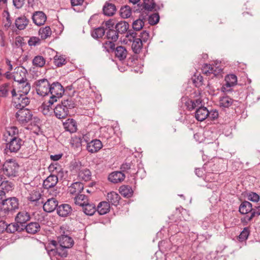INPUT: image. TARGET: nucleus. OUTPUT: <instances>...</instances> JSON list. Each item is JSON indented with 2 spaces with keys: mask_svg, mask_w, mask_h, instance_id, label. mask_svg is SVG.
Instances as JSON below:
<instances>
[{
  "mask_svg": "<svg viewBox=\"0 0 260 260\" xmlns=\"http://www.w3.org/2000/svg\"><path fill=\"white\" fill-rule=\"evenodd\" d=\"M58 241L59 246L67 249L72 247L74 244V241L72 238L65 235H61L59 236L58 237Z\"/></svg>",
  "mask_w": 260,
  "mask_h": 260,
  "instance_id": "nucleus-16",
  "label": "nucleus"
},
{
  "mask_svg": "<svg viewBox=\"0 0 260 260\" xmlns=\"http://www.w3.org/2000/svg\"><path fill=\"white\" fill-rule=\"evenodd\" d=\"M148 23L151 25H154L157 24L159 20V15L158 13L152 14L147 17Z\"/></svg>",
  "mask_w": 260,
  "mask_h": 260,
  "instance_id": "nucleus-54",
  "label": "nucleus"
},
{
  "mask_svg": "<svg viewBox=\"0 0 260 260\" xmlns=\"http://www.w3.org/2000/svg\"><path fill=\"white\" fill-rule=\"evenodd\" d=\"M29 103V99L24 94H19L17 98H14V101H12L13 106L18 109L25 108Z\"/></svg>",
  "mask_w": 260,
  "mask_h": 260,
  "instance_id": "nucleus-13",
  "label": "nucleus"
},
{
  "mask_svg": "<svg viewBox=\"0 0 260 260\" xmlns=\"http://www.w3.org/2000/svg\"><path fill=\"white\" fill-rule=\"evenodd\" d=\"M6 232L8 233H14L15 232H21L23 231L21 225H20L17 222L8 224Z\"/></svg>",
  "mask_w": 260,
  "mask_h": 260,
  "instance_id": "nucleus-42",
  "label": "nucleus"
},
{
  "mask_svg": "<svg viewBox=\"0 0 260 260\" xmlns=\"http://www.w3.org/2000/svg\"><path fill=\"white\" fill-rule=\"evenodd\" d=\"M146 19H143L141 17V14L139 16V18L134 21L133 23V28L134 30L138 31L141 30L144 25V21Z\"/></svg>",
  "mask_w": 260,
  "mask_h": 260,
  "instance_id": "nucleus-50",
  "label": "nucleus"
},
{
  "mask_svg": "<svg viewBox=\"0 0 260 260\" xmlns=\"http://www.w3.org/2000/svg\"><path fill=\"white\" fill-rule=\"evenodd\" d=\"M114 52L115 57L121 61L124 60L127 54V51L126 48L122 46H119L116 47Z\"/></svg>",
  "mask_w": 260,
  "mask_h": 260,
  "instance_id": "nucleus-31",
  "label": "nucleus"
},
{
  "mask_svg": "<svg viewBox=\"0 0 260 260\" xmlns=\"http://www.w3.org/2000/svg\"><path fill=\"white\" fill-rule=\"evenodd\" d=\"M58 202L54 198H52L47 200V201L43 205V210L45 212L50 213L57 210Z\"/></svg>",
  "mask_w": 260,
  "mask_h": 260,
  "instance_id": "nucleus-18",
  "label": "nucleus"
},
{
  "mask_svg": "<svg viewBox=\"0 0 260 260\" xmlns=\"http://www.w3.org/2000/svg\"><path fill=\"white\" fill-rule=\"evenodd\" d=\"M120 169L121 172H122V173L123 172H127L128 170H130V173L132 174H135L137 173V172H136L135 166L132 162L123 163L120 167Z\"/></svg>",
  "mask_w": 260,
  "mask_h": 260,
  "instance_id": "nucleus-46",
  "label": "nucleus"
},
{
  "mask_svg": "<svg viewBox=\"0 0 260 260\" xmlns=\"http://www.w3.org/2000/svg\"><path fill=\"white\" fill-rule=\"evenodd\" d=\"M10 89V84L5 83L0 86V96L6 98L8 96Z\"/></svg>",
  "mask_w": 260,
  "mask_h": 260,
  "instance_id": "nucleus-56",
  "label": "nucleus"
},
{
  "mask_svg": "<svg viewBox=\"0 0 260 260\" xmlns=\"http://www.w3.org/2000/svg\"><path fill=\"white\" fill-rule=\"evenodd\" d=\"M119 192L123 197L128 198L132 196L133 191L128 185H122L119 188Z\"/></svg>",
  "mask_w": 260,
  "mask_h": 260,
  "instance_id": "nucleus-48",
  "label": "nucleus"
},
{
  "mask_svg": "<svg viewBox=\"0 0 260 260\" xmlns=\"http://www.w3.org/2000/svg\"><path fill=\"white\" fill-rule=\"evenodd\" d=\"M71 145L74 149H81L83 145L81 137L75 136L72 137L71 140Z\"/></svg>",
  "mask_w": 260,
  "mask_h": 260,
  "instance_id": "nucleus-51",
  "label": "nucleus"
},
{
  "mask_svg": "<svg viewBox=\"0 0 260 260\" xmlns=\"http://www.w3.org/2000/svg\"><path fill=\"white\" fill-rule=\"evenodd\" d=\"M96 208L100 215H105L110 211V205L107 202L103 201L99 204Z\"/></svg>",
  "mask_w": 260,
  "mask_h": 260,
  "instance_id": "nucleus-35",
  "label": "nucleus"
},
{
  "mask_svg": "<svg viewBox=\"0 0 260 260\" xmlns=\"http://www.w3.org/2000/svg\"><path fill=\"white\" fill-rule=\"evenodd\" d=\"M181 102L185 105L186 109L190 111L197 110L203 105V101L200 98L191 100L187 96H183L181 98Z\"/></svg>",
  "mask_w": 260,
  "mask_h": 260,
  "instance_id": "nucleus-8",
  "label": "nucleus"
},
{
  "mask_svg": "<svg viewBox=\"0 0 260 260\" xmlns=\"http://www.w3.org/2000/svg\"><path fill=\"white\" fill-rule=\"evenodd\" d=\"M38 95L45 96L49 94L50 83L47 79L43 78L36 81L34 84Z\"/></svg>",
  "mask_w": 260,
  "mask_h": 260,
  "instance_id": "nucleus-6",
  "label": "nucleus"
},
{
  "mask_svg": "<svg viewBox=\"0 0 260 260\" xmlns=\"http://www.w3.org/2000/svg\"><path fill=\"white\" fill-rule=\"evenodd\" d=\"M52 34V31L50 26H46L45 27L40 28L39 34L42 39H46L50 37Z\"/></svg>",
  "mask_w": 260,
  "mask_h": 260,
  "instance_id": "nucleus-49",
  "label": "nucleus"
},
{
  "mask_svg": "<svg viewBox=\"0 0 260 260\" xmlns=\"http://www.w3.org/2000/svg\"><path fill=\"white\" fill-rule=\"evenodd\" d=\"M13 75V79L19 84H24L27 81L26 75L27 70L23 67H18L15 68Z\"/></svg>",
  "mask_w": 260,
  "mask_h": 260,
  "instance_id": "nucleus-10",
  "label": "nucleus"
},
{
  "mask_svg": "<svg viewBox=\"0 0 260 260\" xmlns=\"http://www.w3.org/2000/svg\"><path fill=\"white\" fill-rule=\"evenodd\" d=\"M76 103L71 98L63 100L53 109L54 115L58 119L66 118L70 113V111L74 108Z\"/></svg>",
  "mask_w": 260,
  "mask_h": 260,
  "instance_id": "nucleus-1",
  "label": "nucleus"
},
{
  "mask_svg": "<svg viewBox=\"0 0 260 260\" xmlns=\"http://www.w3.org/2000/svg\"><path fill=\"white\" fill-rule=\"evenodd\" d=\"M30 219V214L28 212L23 211L19 212L16 218V221L20 225H25L26 222L29 220Z\"/></svg>",
  "mask_w": 260,
  "mask_h": 260,
  "instance_id": "nucleus-22",
  "label": "nucleus"
},
{
  "mask_svg": "<svg viewBox=\"0 0 260 260\" xmlns=\"http://www.w3.org/2000/svg\"><path fill=\"white\" fill-rule=\"evenodd\" d=\"M32 19L35 24L40 26L45 23L47 19V16L42 11H36L33 14Z\"/></svg>",
  "mask_w": 260,
  "mask_h": 260,
  "instance_id": "nucleus-20",
  "label": "nucleus"
},
{
  "mask_svg": "<svg viewBox=\"0 0 260 260\" xmlns=\"http://www.w3.org/2000/svg\"><path fill=\"white\" fill-rule=\"evenodd\" d=\"M103 147L102 142L99 139H94L87 143V150L90 153H95L99 151Z\"/></svg>",
  "mask_w": 260,
  "mask_h": 260,
  "instance_id": "nucleus-17",
  "label": "nucleus"
},
{
  "mask_svg": "<svg viewBox=\"0 0 260 260\" xmlns=\"http://www.w3.org/2000/svg\"><path fill=\"white\" fill-rule=\"evenodd\" d=\"M106 37L108 40H111L113 42L117 41L119 38V34L115 28H111L106 31Z\"/></svg>",
  "mask_w": 260,
  "mask_h": 260,
  "instance_id": "nucleus-43",
  "label": "nucleus"
},
{
  "mask_svg": "<svg viewBox=\"0 0 260 260\" xmlns=\"http://www.w3.org/2000/svg\"><path fill=\"white\" fill-rule=\"evenodd\" d=\"M208 114L209 110L208 109L202 105L196 110L195 117L197 120L203 121L208 117Z\"/></svg>",
  "mask_w": 260,
  "mask_h": 260,
  "instance_id": "nucleus-24",
  "label": "nucleus"
},
{
  "mask_svg": "<svg viewBox=\"0 0 260 260\" xmlns=\"http://www.w3.org/2000/svg\"><path fill=\"white\" fill-rule=\"evenodd\" d=\"M6 205L7 206L10 210L13 212L16 209L18 208L19 207V201L18 199L15 197L10 198L8 199L5 198L3 200V205Z\"/></svg>",
  "mask_w": 260,
  "mask_h": 260,
  "instance_id": "nucleus-28",
  "label": "nucleus"
},
{
  "mask_svg": "<svg viewBox=\"0 0 260 260\" xmlns=\"http://www.w3.org/2000/svg\"><path fill=\"white\" fill-rule=\"evenodd\" d=\"M49 94L51 95L48 103L53 104L57 102L63 95L64 92V89L63 86L59 82H54L50 83Z\"/></svg>",
  "mask_w": 260,
  "mask_h": 260,
  "instance_id": "nucleus-4",
  "label": "nucleus"
},
{
  "mask_svg": "<svg viewBox=\"0 0 260 260\" xmlns=\"http://www.w3.org/2000/svg\"><path fill=\"white\" fill-rule=\"evenodd\" d=\"M83 212L87 215L92 216L96 211V208L94 204L87 203L82 206Z\"/></svg>",
  "mask_w": 260,
  "mask_h": 260,
  "instance_id": "nucleus-39",
  "label": "nucleus"
},
{
  "mask_svg": "<svg viewBox=\"0 0 260 260\" xmlns=\"http://www.w3.org/2000/svg\"><path fill=\"white\" fill-rule=\"evenodd\" d=\"M116 11V8L114 4L106 2L103 8V14L108 16H113Z\"/></svg>",
  "mask_w": 260,
  "mask_h": 260,
  "instance_id": "nucleus-32",
  "label": "nucleus"
},
{
  "mask_svg": "<svg viewBox=\"0 0 260 260\" xmlns=\"http://www.w3.org/2000/svg\"><path fill=\"white\" fill-rule=\"evenodd\" d=\"M20 84V90L18 91V92H19L20 94H24L25 95V96H26V94L29 92L30 89V84L27 81H26V82L24 84Z\"/></svg>",
  "mask_w": 260,
  "mask_h": 260,
  "instance_id": "nucleus-55",
  "label": "nucleus"
},
{
  "mask_svg": "<svg viewBox=\"0 0 260 260\" xmlns=\"http://www.w3.org/2000/svg\"><path fill=\"white\" fill-rule=\"evenodd\" d=\"M125 177L123 173L121 171H114L109 174L108 180L114 183H117L122 181Z\"/></svg>",
  "mask_w": 260,
  "mask_h": 260,
  "instance_id": "nucleus-25",
  "label": "nucleus"
},
{
  "mask_svg": "<svg viewBox=\"0 0 260 260\" xmlns=\"http://www.w3.org/2000/svg\"><path fill=\"white\" fill-rule=\"evenodd\" d=\"M17 121L22 125H26L32 119V114L27 108H20L15 114Z\"/></svg>",
  "mask_w": 260,
  "mask_h": 260,
  "instance_id": "nucleus-5",
  "label": "nucleus"
},
{
  "mask_svg": "<svg viewBox=\"0 0 260 260\" xmlns=\"http://www.w3.org/2000/svg\"><path fill=\"white\" fill-rule=\"evenodd\" d=\"M41 196L39 189L36 188L29 191L27 199L31 202H37L40 199Z\"/></svg>",
  "mask_w": 260,
  "mask_h": 260,
  "instance_id": "nucleus-41",
  "label": "nucleus"
},
{
  "mask_svg": "<svg viewBox=\"0 0 260 260\" xmlns=\"http://www.w3.org/2000/svg\"><path fill=\"white\" fill-rule=\"evenodd\" d=\"M9 136L10 137V138H12L14 137H19L18 136V129L15 126H13L10 127L7 132Z\"/></svg>",
  "mask_w": 260,
  "mask_h": 260,
  "instance_id": "nucleus-63",
  "label": "nucleus"
},
{
  "mask_svg": "<svg viewBox=\"0 0 260 260\" xmlns=\"http://www.w3.org/2000/svg\"><path fill=\"white\" fill-rule=\"evenodd\" d=\"M45 249L47 251L48 255L50 256H55L58 258V248H51L50 246H46Z\"/></svg>",
  "mask_w": 260,
  "mask_h": 260,
  "instance_id": "nucleus-62",
  "label": "nucleus"
},
{
  "mask_svg": "<svg viewBox=\"0 0 260 260\" xmlns=\"http://www.w3.org/2000/svg\"><path fill=\"white\" fill-rule=\"evenodd\" d=\"M156 3L154 0H143L141 4H138L134 8V12H139L143 19H146L148 14L154 10Z\"/></svg>",
  "mask_w": 260,
  "mask_h": 260,
  "instance_id": "nucleus-2",
  "label": "nucleus"
},
{
  "mask_svg": "<svg viewBox=\"0 0 260 260\" xmlns=\"http://www.w3.org/2000/svg\"><path fill=\"white\" fill-rule=\"evenodd\" d=\"M126 38L131 42H133L132 48L134 52L136 54L139 53L143 47V43L140 39L137 38V33L133 30H129L126 35Z\"/></svg>",
  "mask_w": 260,
  "mask_h": 260,
  "instance_id": "nucleus-7",
  "label": "nucleus"
},
{
  "mask_svg": "<svg viewBox=\"0 0 260 260\" xmlns=\"http://www.w3.org/2000/svg\"><path fill=\"white\" fill-rule=\"evenodd\" d=\"M58 181V177L56 174H50L43 181V187L45 189L54 187Z\"/></svg>",
  "mask_w": 260,
  "mask_h": 260,
  "instance_id": "nucleus-19",
  "label": "nucleus"
},
{
  "mask_svg": "<svg viewBox=\"0 0 260 260\" xmlns=\"http://www.w3.org/2000/svg\"><path fill=\"white\" fill-rule=\"evenodd\" d=\"M203 74L209 76L211 74H214L217 76L219 73L222 71V69L218 67H216L213 64H205L202 69Z\"/></svg>",
  "mask_w": 260,
  "mask_h": 260,
  "instance_id": "nucleus-14",
  "label": "nucleus"
},
{
  "mask_svg": "<svg viewBox=\"0 0 260 260\" xmlns=\"http://www.w3.org/2000/svg\"><path fill=\"white\" fill-rule=\"evenodd\" d=\"M63 126L66 131L71 133H75L77 130V125L76 121L72 119L69 118L63 123Z\"/></svg>",
  "mask_w": 260,
  "mask_h": 260,
  "instance_id": "nucleus-27",
  "label": "nucleus"
},
{
  "mask_svg": "<svg viewBox=\"0 0 260 260\" xmlns=\"http://www.w3.org/2000/svg\"><path fill=\"white\" fill-rule=\"evenodd\" d=\"M12 183L8 181H3L0 184L1 190L4 191L5 194L6 192L12 190Z\"/></svg>",
  "mask_w": 260,
  "mask_h": 260,
  "instance_id": "nucleus-58",
  "label": "nucleus"
},
{
  "mask_svg": "<svg viewBox=\"0 0 260 260\" xmlns=\"http://www.w3.org/2000/svg\"><path fill=\"white\" fill-rule=\"evenodd\" d=\"M78 177L80 180L85 181H89L91 178V172L87 168L82 169L79 171Z\"/></svg>",
  "mask_w": 260,
  "mask_h": 260,
  "instance_id": "nucleus-40",
  "label": "nucleus"
},
{
  "mask_svg": "<svg viewBox=\"0 0 260 260\" xmlns=\"http://www.w3.org/2000/svg\"><path fill=\"white\" fill-rule=\"evenodd\" d=\"M253 207L252 204L248 201H243L239 207V211L241 214H246L249 212L252 213Z\"/></svg>",
  "mask_w": 260,
  "mask_h": 260,
  "instance_id": "nucleus-30",
  "label": "nucleus"
},
{
  "mask_svg": "<svg viewBox=\"0 0 260 260\" xmlns=\"http://www.w3.org/2000/svg\"><path fill=\"white\" fill-rule=\"evenodd\" d=\"M46 63L45 58L41 55L36 56L32 61V65L36 68H42Z\"/></svg>",
  "mask_w": 260,
  "mask_h": 260,
  "instance_id": "nucleus-44",
  "label": "nucleus"
},
{
  "mask_svg": "<svg viewBox=\"0 0 260 260\" xmlns=\"http://www.w3.org/2000/svg\"><path fill=\"white\" fill-rule=\"evenodd\" d=\"M113 131L111 129L104 128L101 132V137L106 140H108L111 137V134Z\"/></svg>",
  "mask_w": 260,
  "mask_h": 260,
  "instance_id": "nucleus-60",
  "label": "nucleus"
},
{
  "mask_svg": "<svg viewBox=\"0 0 260 260\" xmlns=\"http://www.w3.org/2000/svg\"><path fill=\"white\" fill-rule=\"evenodd\" d=\"M19 165L12 159L7 160L3 165L2 172L8 177H15L18 175Z\"/></svg>",
  "mask_w": 260,
  "mask_h": 260,
  "instance_id": "nucleus-3",
  "label": "nucleus"
},
{
  "mask_svg": "<svg viewBox=\"0 0 260 260\" xmlns=\"http://www.w3.org/2000/svg\"><path fill=\"white\" fill-rule=\"evenodd\" d=\"M53 104H50V103L47 102V104L44 103L41 107L42 111L44 115H49L50 112V109H52L51 107Z\"/></svg>",
  "mask_w": 260,
  "mask_h": 260,
  "instance_id": "nucleus-61",
  "label": "nucleus"
},
{
  "mask_svg": "<svg viewBox=\"0 0 260 260\" xmlns=\"http://www.w3.org/2000/svg\"><path fill=\"white\" fill-rule=\"evenodd\" d=\"M236 100H234L229 96H223L221 97L219 100V105L220 107L232 108L234 103Z\"/></svg>",
  "mask_w": 260,
  "mask_h": 260,
  "instance_id": "nucleus-29",
  "label": "nucleus"
},
{
  "mask_svg": "<svg viewBox=\"0 0 260 260\" xmlns=\"http://www.w3.org/2000/svg\"><path fill=\"white\" fill-rule=\"evenodd\" d=\"M53 59L54 64L57 67H61L66 63V59L62 56H58L56 54L54 56Z\"/></svg>",
  "mask_w": 260,
  "mask_h": 260,
  "instance_id": "nucleus-57",
  "label": "nucleus"
},
{
  "mask_svg": "<svg viewBox=\"0 0 260 260\" xmlns=\"http://www.w3.org/2000/svg\"><path fill=\"white\" fill-rule=\"evenodd\" d=\"M237 82V76L233 74L228 75L225 77V84L222 87L221 90L223 92H229L232 90V87L236 84Z\"/></svg>",
  "mask_w": 260,
  "mask_h": 260,
  "instance_id": "nucleus-12",
  "label": "nucleus"
},
{
  "mask_svg": "<svg viewBox=\"0 0 260 260\" xmlns=\"http://www.w3.org/2000/svg\"><path fill=\"white\" fill-rule=\"evenodd\" d=\"M129 24L127 22L124 21H121L116 23L115 29H116L118 34H123L129 31L128 30Z\"/></svg>",
  "mask_w": 260,
  "mask_h": 260,
  "instance_id": "nucleus-34",
  "label": "nucleus"
},
{
  "mask_svg": "<svg viewBox=\"0 0 260 260\" xmlns=\"http://www.w3.org/2000/svg\"><path fill=\"white\" fill-rule=\"evenodd\" d=\"M120 199V196L115 191L110 192L107 196L108 203L115 206H117L119 204Z\"/></svg>",
  "mask_w": 260,
  "mask_h": 260,
  "instance_id": "nucleus-33",
  "label": "nucleus"
},
{
  "mask_svg": "<svg viewBox=\"0 0 260 260\" xmlns=\"http://www.w3.org/2000/svg\"><path fill=\"white\" fill-rule=\"evenodd\" d=\"M29 20L24 16L18 17L15 22L16 27L19 30H23L28 25Z\"/></svg>",
  "mask_w": 260,
  "mask_h": 260,
  "instance_id": "nucleus-38",
  "label": "nucleus"
},
{
  "mask_svg": "<svg viewBox=\"0 0 260 260\" xmlns=\"http://www.w3.org/2000/svg\"><path fill=\"white\" fill-rule=\"evenodd\" d=\"M234 103L232 109L235 110L237 115H241V117L245 116L246 114L244 113L246 108L244 104L238 101H236Z\"/></svg>",
  "mask_w": 260,
  "mask_h": 260,
  "instance_id": "nucleus-37",
  "label": "nucleus"
},
{
  "mask_svg": "<svg viewBox=\"0 0 260 260\" xmlns=\"http://www.w3.org/2000/svg\"><path fill=\"white\" fill-rule=\"evenodd\" d=\"M87 197L83 194H79L75 197V203L76 205L83 206L84 204L88 203Z\"/></svg>",
  "mask_w": 260,
  "mask_h": 260,
  "instance_id": "nucleus-47",
  "label": "nucleus"
},
{
  "mask_svg": "<svg viewBox=\"0 0 260 260\" xmlns=\"http://www.w3.org/2000/svg\"><path fill=\"white\" fill-rule=\"evenodd\" d=\"M23 231L26 230V232L30 234H35L41 230V226L38 222H31L25 225H21Z\"/></svg>",
  "mask_w": 260,
  "mask_h": 260,
  "instance_id": "nucleus-21",
  "label": "nucleus"
},
{
  "mask_svg": "<svg viewBox=\"0 0 260 260\" xmlns=\"http://www.w3.org/2000/svg\"><path fill=\"white\" fill-rule=\"evenodd\" d=\"M106 33V30L104 27H99L94 29L91 31V35L92 38L95 39L102 38Z\"/></svg>",
  "mask_w": 260,
  "mask_h": 260,
  "instance_id": "nucleus-45",
  "label": "nucleus"
},
{
  "mask_svg": "<svg viewBox=\"0 0 260 260\" xmlns=\"http://www.w3.org/2000/svg\"><path fill=\"white\" fill-rule=\"evenodd\" d=\"M249 233L250 231L249 228L248 227L244 228L238 237L239 241L243 242L247 240L249 235Z\"/></svg>",
  "mask_w": 260,
  "mask_h": 260,
  "instance_id": "nucleus-59",
  "label": "nucleus"
},
{
  "mask_svg": "<svg viewBox=\"0 0 260 260\" xmlns=\"http://www.w3.org/2000/svg\"><path fill=\"white\" fill-rule=\"evenodd\" d=\"M120 14L121 17L123 18L129 17L132 14L131 8L127 5L122 7L120 10Z\"/></svg>",
  "mask_w": 260,
  "mask_h": 260,
  "instance_id": "nucleus-53",
  "label": "nucleus"
},
{
  "mask_svg": "<svg viewBox=\"0 0 260 260\" xmlns=\"http://www.w3.org/2000/svg\"><path fill=\"white\" fill-rule=\"evenodd\" d=\"M56 211L57 214L59 216L65 217L72 214L73 209L70 205L68 204H62L59 206L58 205Z\"/></svg>",
  "mask_w": 260,
  "mask_h": 260,
  "instance_id": "nucleus-15",
  "label": "nucleus"
},
{
  "mask_svg": "<svg viewBox=\"0 0 260 260\" xmlns=\"http://www.w3.org/2000/svg\"><path fill=\"white\" fill-rule=\"evenodd\" d=\"M48 170L51 174H56L57 176L60 178L63 176V172L61 166L57 162L51 163L48 167Z\"/></svg>",
  "mask_w": 260,
  "mask_h": 260,
  "instance_id": "nucleus-26",
  "label": "nucleus"
},
{
  "mask_svg": "<svg viewBox=\"0 0 260 260\" xmlns=\"http://www.w3.org/2000/svg\"><path fill=\"white\" fill-rule=\"evenodd\" d=\"M24 142L19 137H14L9 138L8 143H7L6 148H8L11 152H17L21 146L23 145Z\"/></svg>",
  "mask_w": 260,
  "mask_h": 260,
  "instance_id": "nucleus-9",
  "label": "nucleus"
},
{
  "mask_svg": "<svg viewBox=\"0 0 260 260\" xmlns=\"http://www.w3.org/2000/svg\"><path fill=\"white\" fill-rule=\"evenodd\" d=\"M192 80L195 86L197 87H199L203 84V78L200 75L198 76H194Z\"/></svg>",
  "mask_w": 260,
  "mask_h": 260,
  "instance_id": "nucleus-64",
  "label": "nucleus"
},
{
  "mask_svg": "<svg viewBox=\"0 0 260 260\" xmlns=\"http://www.w3.org/2000/svg\"><path fill=\"white\" fill-rule=\"evenodd\" d=\"M102 46L104 51L108 53L113 52L115 48V45L113 41H106L103 43Z\"/></svg>",
  "mask_w": 260,
  "mask_h": 260,
  "instance_id": "nucleus-52",
  "label": "nucleus"
},
{
  "mask_svg": "<svg viewBox=\"0 0 260 260\" xmlns=\"http://www.w3.org/2000/svg\"><path fill=\"white\" fill-rule=\"evenodd\" d=\"M260 215V205L258 206H255L253 207L252 212L251 213L250 216L246 215L244 218L241 219L242 222H246L247 223L248 222L251 221L255 217H258Z\"/></svg>",
  "mask_w": 260,
  "mask_h": 260,
  "instance_id": "nucleus-36",
  "label": "nucleus"
},
{
  "mask_svg": "<svg viewBox=\"0 0 260 260\" xmlns=\"http://www.w3.org/2000/svg\"><path fill=\"white\" fill-rule=\"evenodd\" d=\"M83 189L84 185L82 182H75L69 187L68 191L72 195L77 196L80 194Z\"/></svg>",
  "mask_w": 260,
  "mask_h": 260,
  "instance_id": "nucleus-23",
  "label": "nucleus"
},
{
  "mask_svg": "<svg viewBox=\"0 0 260 260\" xmlns=\"http://www.w3.org/2000/svg\"><path fill=\"white\" fill-rule=\"evenodd\" d=\"M204 168L205 171H206L205 179L207 180V176L208 174L218 173L217 172L218 171L219 168L218 160L216 158H215L214 159L208 161L204 165Z\"/></svg>",
  "mask_w": 260,
  "mask_h": 260,
  "instance_id": "nucleus-11",
  "label": "nucleus"
}]
</instances>
